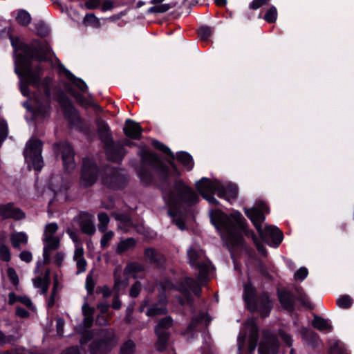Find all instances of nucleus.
I'll use <instances>...</instances> for the list:
<instances>
[{"label": "nucleus", "mask_w": 354, "mask_h": 354, "mask_svg": "<svg viewBox=\"0 0 354 354\" xmlns=\"http://www.w3.org/2000/svg\"><path fill=\"white\" fill-rule=\"evenodd\" d=\"M62 71L64 72L66 77L72 82L82 93H86L88 91V86L86 82L81 78L76 77L69 70L66 68L64 66H62Z\"/></svg>", "instance_id": "5701e85b"}, {"label": "nucleus", "mask_w": 354, "mask_h": 354, "mask_svg": "<svg viewBox=\"0 0 354 354\" xmlns=\"http://www.w3.org/2000/svg\"><path fill=\"white\" fill-rule=\"evenodd\" d=\"M258 354H277V352L270 346L260 345L258 350Z\"/></svg>", "instance_id": "774afa93"}, {"label": "nucleus", "mask_w": 354, "mask_h": 354, "mask_svg": "<svg viewBox=\"0 0 354 354\" xmlns=\"http://www.w3.org/2000/svg\"><path fill=\"white\" fill-rule=\"evenodd\" d=\"M104 145L109 160L115 163H120L123 160L127 151L121 142H115L113 139Z\"/></svg>", "instance_id": "ddd939ff"}, {"label": "nucleus", "mask_w": 354, "mask_h": 354, "mask_svg": "<svg viewBox=\"0 0 354 354\" xmlns=\"http://www.w3.org/2000/svg\"><path fill=\"white\" fill-rule=\"evenodd\" d=\"M12 245L15 248L19 247L21 243H27L28 236L24 232H19L11 236Z\"/></svg>", "instance_id": "ea45409f"}, {"label": "nucleus", "mask_w": 354, "mask_h": 354, "mask_svg": "<svg viewBox=\"0 0 354 354\" xmlns=\"http://www.w3.org/2000/svg\"><path fill=\"white\" fill-rule=\"evenodd\" d=\"M51 110L50 100H46L44 102L39 101L33 110V113L42 118L50 116Z\"/></svg>", "instance_id": "a878e982"}, {"label": "nucleus", "mask_w": 354, "mask_h": 354, "mask_svg": "<svg viewBox=\"0 0 354 354\" xmlns=\"http://www.w3.org/2000/svg\"><path fill=\"white\" fill-rule=\"evenodd\" d=\"M144 271L142 265L138 262L129 263L124 269V274H135Z\"/></svg>", "instance_id": "e433bc0d"}, {"label": "nucleus", "mask_w": 354, "mask_h": 354, "mask_svg": "<svg viewBox=\"0 0 354 354\" xmlns=\"http://www.w3.org/2000/svg\"><path fill=\"white\" fill-rule=\"evenodd\" d=\"M187 285L197 297H201L202 295V288L197 281L191 277H186Z\"/></svg>", "instance_id": "4c0bfd02"}, {"label": "nucleus", "mask_w": 354, "mask_h": 354, "mask_svg": "<svg viewBox=\"0 0 354 354\" xmlns=\"http://www.w3.org/2000/svg\"><path fill=\"white\" fill-rule=\"evenodd\" d=\"M308 274V269L305 267H301L295 272L294 277L295 280L303 281L307 277Z\"/></svg>", "instance_id": "69168bd1"}, {"label": "nucleus", "mask_w": 354, "mask_h": 354, "mask_svg": "<svg viewBox=\"0 0 354 354\" xmlns=\"http://www.w3.org/2000/svg\"><path fill=\"white\" fill-rule=\"evenodd\" d=\"M199 270L198 280L205 279L209 270V265L205 262H198L194 267Z\"/></svg>", "instance_id": "3c124183"}, {"label": "nucleus", "mask_w": 354, "mask_h": 354, "mask_svg": "<svg viewBox=\"0 0 354 354\" xmlns=\"http://www.w3.org/2000/svg\"><path fill=\"white\" fill-rule=\"evenodd\" d=\"M174 6V5H171V3L155 4V6L150 7L147 10V13H164L168 11Z\"/></svg>", "instance_id": "79ce46f5"}, {"label": "nucleus", "mask_w": 354, "mask_h": 354, "mask_svg": "<svg viewBox=\"0 0 354 354\" xmlns=\"http://www.w3.org/2000/svg\"><path fill=\"white\" fill-rule=\"evenodd\" d=\"M254 328L256 329L255 331L252 332L250 336L249 339V349L250 351H254L258 344L259 340V333L257 331V328L256 324L254 322L252 323Z\"/></svg>", "instance_id": "864d4df0"}, {"label": "nucleus", "mask_w": 354, "mask_h": 354, "mask_svg": "<svg viewBox=\"0 0 354 354\" xmlns=\"http://www.w3.org/2000/svg\"><path fill=\"white\" fill-rule=\"evenodd\" d=\"M303 336L308 345H310L314 348L318 346L319 336L316 332L306 329L305 332L303 334Z\"/></svg>", "instance_id": "2f4dec72"}, {"label": "nucleus", "mask_w": 354, "mask_h": 354, "mask_svg": "<svg viewBox=\"0 0 354 354\" xmlns=\"http://www.w3.org/2000/svg\"><path fill=\"white\" fill-rule=\"evenodd\" d=\"M7 275L12 285L17 286L19 284V277L16 272V270L13 268L9 267L7 269Z\"/></svg>", "instance_id": "13d9d810"}, {"label": "nucleus", "mask_w": 354, "mask_h": 354, "mask_svg": "<svg viewBox=\"0 0 354 354\" xmlns=\"http://www.w3.org/2000/svg\"><path fill=\"white\" fill-rule=\"evenodd\" d=\"M256 288L253 286L250 280L243 285V299L248 308L251 304L253 308L256 307L255 300L258 297Z\"/></svg>", "instance_id": "6ab92c4d"}, {"label": "nucleus", "mask_w": 354, "mask_h": 354, "mask_svg": "<svg viewBox=\"0 0 354 354\" xmlns=\"http://www.w3.org/2000/svg\"><path fill=\"white\" fill-rule=\"evenodd\" d=\"M73 97L75 99L76 102L82 106L88 105L95 109L101 110V107L98 104L91 101H88L84 96L79 92H77Z\"/></svg>", "instance_id": "37998d69"}, {"label": "nucleus", "mask_w": 354, "mask_h": 354, "mask_svg": "<svg viewBox=\"0 0 354 354\" xmlns=\"http://www.w3.org/2000/svg\"><path fill=\"white\" fill-rule=\"evenodd\" d=\"M140 162L136 171L141 183L149 187L156 182L155 176L160 182L158 187H171L169 178L181 179L182 172L174 162L175 159L168 158L167 162L157 152L142 146L137 153Z\"/></svg>", "instance_id": "f03ea898"}, {"label": "nucleus", "mask_w": 354, "mask_h": 354, "mask_svg": "<svg viewBox=\"0 0 354 354\" xmlns=\"http://www.w3.org/2000/svg\"><path fill=\"white\" fill-rule=\"evenodd\" d=\"M35 287L41 288L42 294H46L48 291L50 283L44 281L41 277H37L33 280Z\"/></svg>", "instance_id": "09e8293b"}, {"label": "nucleus", "mask_w": 354, "mask_h": 354, "mask_svg": "<svg viewBox=\"0 0 354 354\" xmlns=\"http://www.w3.org/2000/svg\"><path fill=\"white\" fill-rule=\"evenodd\" d=\"M84 23L86 26H92L95 28L100 25L99 19L93 13H87L84 18Z\"/></svg>", "instance_id": "603ef678"}, {"label": "nucleus", "mask_w": 354, "mask_h": 354, "mask_svg": "<svg viewBox=\"0 0 354 354\" xmlns=\"http://www.w3.org/2000/svg\"><path fill=\"white\" fill-rule=\"evenodd\" d=\"M171 187H162L161 193L165 203L169 206L168 214L175 217L180 213L182 203L192 207L199 203L200 198L193 189L182 179H176Z\"/></svg>", "instance_id": "20e7f679"}, {"label": "nucleus", "mask_w": 354, "mask_h": 354, "mask_svg": "<svg viewBox=\"0 0 354 354\" xmlns=\"http://www.w3.org/2000/svg\"><path fill=\"white\" fill-rule=\"evenodd\" d=\"M256 307L252 305L248 308L251 313H259L261 317L266 318L269 317L273 308V301L267 291H263L258 295L255 300Z\"/></svg>", "instance_id": "f8f14e48"}, {"label": "nucleus", "mask_w": 354, "mask_h": 354, "mask_svg": "<svg viewBox=\"0 0 354 354\" xmlns=\"http://www.w3.org/2000/svg\"><path fill=\"white\" fill-rule=\"evenodd\" d=\"M277 16L278 13L277 8L274 6H272L266 11L263 17V19L268 24H273L277 21Z\"/></svg>", "instance_id": "de8ad7c7"}, {"label": "nucleus", "mask_w": 354, "mask_h": 354, "mask_svg": "<svg viewBox=\"0 0 354 354\" xmlns=\"http://www.w3.org/2000/svg\"><path fill=\"white\" fill-rule=\"evenodd\" d=\"M123 132L129 139L139 140L142 138L143 129L139 123L128 118L125 121Z\"/></svg>", "instance_id": "2eb2a0df"}, {"label": "nucleus", "mask_w": 354, "mask_h": 354, "mask_svg": "<svg viewBox=\"0 0 354 354\" xmlns=\"http://www.w3.org/2000/svg\"><path fill=\"white\" fill-rule=\"evenodd\" d=\"M187 256L190 266L194 268L198 263V259L199 258V255L198 252L194 249L190 248L187 251Z\"/></svg>", "instance_id": "5fc2aeb1"}, {"label": "nucleus", "mask_w": 354, "mask_h": 354, "mask_svg": "<svg viewBox=\"0 0 354 354\" xmlns=\"http://www.w3.org/2000/svg\"><path fill=\"white\" fill-rule=\"evenodd\" d=\"M311 324L312 326L314 328L319 331H326V333H330L333 329V327L328 319H325L317 315H314L313 319Z\"/></svg>", "instance_id": "b1692460"}, {"label": "nucleus", "mask_w": 354, "mask_h": 354, "mask_svg": "<svg viewBox=\"0 0 354 354\" xmlns=\"http://www.w3.org/2000/svg\"><path fill=\"white\" fill-rule=\"evenodd\" d=\"M80 226L82 232L87 235H93L95 232V227L93 221L81 214L80 219Z\"/></svg>", "instance_id": "c85d7f7f"}, {"label": "nucleus", "mask_w": 354, "mask_h": 354, "mask_svg": "<svg viewBox=\"0 0 354 354\" xmlns=\"http://www.w3.org/2000/svg\"><path fill=\"white\" fill-rule=\"evenodd\" d=\"M55 100L61 106L64 118L70 127H75L80 132L89 133L90 125L84 122L79 111L63 90L57 91L55 93Z\"/></svg>", "instance_id": "39448f33"}, {"label": "nucleus", "mask_w": 354, "mask_h": 354, "mask_svg": "<svg viewBox=\"0 0 354 354\" xmlns=\"http://www.w3.org/2000/svg\"><path fill=\"white\" fill-rule=\"evenodd\" d=\"M160 299L157 303L153 304L146 312V315L148 317H153L157 315H165L167 314L168 310L167 308V297L164 295L162 297V294H160Z\"/></svg>", "instance_id": "a211bd4d"}, {"label": "nucleus", "mask_w": 354, "mask_h": 354, "mask_svg": "<svg viewBox=\"0 0 354 354\" xmlns=\"http://www.w3.org/2000/svg\"><path fill=\"white\" fill-rule=\"evenodd\" d=\"M129 182V176L122 169L112 167L105 170L101 176V183L106 188L119 191L124 189Z\"/></svg>", "instance_id": "6e6552de"}, {"label": "nucleus", "mask_w": 354, "mask_h": 354, "mask_svg": "<svg viewBox=\"0 0 354 354\" xmlns=\"http://www.w3.org/2000/svg\"><path fill=\"white\" fill-rule=\"evenodd\" d=\"M257 270L265 279L272 281L273 277L270 274L266 266L261 261H259L257 266Z\"/></svg>", "instance_id": "4d7b16f0"}, {"label": "nucleus", "mask_w": 354, "mask_h": 354, "mask_svg": "<svg viewBox=\"0 0 354 354\" xmlns=\"http://www.w3.org/2000/svg\"><path fill=\"white\" fill-rule=\"evenodd\" d=\"M95 122L97 126V133L99 139L104 145L113 139L111 128L104 120L97 118Z\"/></svg>", "instance_id": "dca6fc26"}, {"label": "nucleus", "mask_w": 354, "mask_h": 354, "mask_svg": "<svg viewBox=\"0 0 354 354\" xmlns=\"http://www.w3.org/2000/svg\"><path fill=\"white\" fill-rule=\"evenodd\" d=\"M205 318L204 314H201L198 316H194L192 317L188 326L186 328L187 333H192L195 331L198 326L203 323Z\"/></svg>", "instance_id": "c9c22d12"}, {"label": "nucleus", "mask_w": 354, "mask_h": 354, "mask_svg": "<svg viewBox=\"0 0 354 354\" xmlns=\"http://www.w3.org/2000/svg\"><path fill=\"white\" fill-rule=\"evenodd\" d=\"M43 142L39 139H30L28 141L24 151V156L28 166H32L37 171L44 167L41 156Z\"/></svg>", "instance_id": "1a4fd4ad"}, {"label": "nucleus", "mask_w": 354, "mask_h": 354, "mask_svg": "<svg viewBox=\"0 0 354 354\" xmlns=\"http://www.w3.org/2000/svg\"><path fill=\"white\" fill-rule=\"evenodd\" d=\"M142 289L141 283L140 281H136L131 287L129 290V296L131 298H136L138 297Z\"/></svg>", "instance_id": "052dcab7"}, {"label": "nucleus", "mask_w": 354, "mask_h": 354, "mask_svg": "<svg viewBox=\"0 0 354 354\" xmlns=\"http://www.w3.org/2000/svg\"><path fill=\"white\" fill-rule=\"evenodd\" d=\"M98 221L100 222L98 229L100 232H104L108 227V224L110 221V218L107 213L100 212L97 215Z\"/></svg>", "instance_id": "a18cd8bd"}, {"label": "nucleus", "mask_w": 354, "mask_h": 354, "mask_svg": "<svg viewBox=\"0 0 354 354\" xmlns=\"http://www.w3.org/2000/svg\"><path fill=\"white\" fill-rule=\"evenodd\" d=\"M144 256L147 261L151 264L160 266L164 261L162 255L157 252V251L152 248L145 249Z\"/></svg>", "instance_id": "cd10ccee"}, {"label": "nucleus", "mask_w": 354, "mask_h": 354, "mask_svg": "<svg viewBox=\"0 0 354 354\" xmlns=\"http://www.w3.org/2000/svg\"><path fill=\"white\" fill-rule=\"evenodd\" d=\"M136 245V241L134 238L129 237L124 240H122L118 244L116 248V253L118 254H122L127 250L133 248Z\"/></svg>", "instance_id": "c756f323"}, {"label": "nucleus", "mask_w": 354, "mask_h": 354, "mask_svg": "<svg viewBox=\"0 0 354 354\" xmlns=\"http://www.w3.org/2000/svg\"><path fill=\"white\" fill-rule=\"evenodd\" d=\"M44 250L50 252V250H55L59 247V239L55 236H45L44 239Z\"/></svg>", "instance_id": "7c9ffc66"}, {"label": "nucleus", "mask_w": 354, "mask_h": 354, "mask_svg": "<svg viewBox=\"0 0 354 354\" xmlns=\"http://www.w3.org/2000/svg\"><path fill=\"white\" fill-rule=\"evenodd\" d=\"M37 30L36 34L41 37H46L50 33V29L48 25L44 21H39L35 25Z\"/></svg>", "instance_id": "c03bdc74"}, {"label": "nucleus", "mask_w": 354, "mask_h": 354, "mask_svg": "<svg viewBox=\"0 0 354 354\" xmlns=\"http://www.w3.org/2000/svg\"><path fill=\"white\" fill-rule=\"evenodd\" d=\"M213 30L207 26H201L198 30V35L202 41H208L212 35Z\"/></svg>", "instance_id": "49530a36"}, {"label": "nucleus", "mask_w": 354, "mask_h": 354, "mask_svg": "<svg viewBox=\"0 0 354 354\" xmlns=\"http://www.w3.org/2000/svg\"><path fill=\"white\" fill-rule=\"evenodd\" d=\"M0 259L5 262H9L11 259L10 249L5 244L0 246Z\"/></svg>", "instance_id": "6e6d98bb"}, {"label": "nucleus", "mask_w": 354, "mask_h": 354, "mask_svg": "<svg viewBox=\"0 0 354 354\" xmlns=\"http://www.w3.org/2000/svg\"><path fill=\"white\" fill-rule=\"evenodd\" d=\"M257 232L261 241L272 248H278L283 239V232L274 225H267Z\"/></svg>", "instance_id": "9b49d317"}, {"label": "nucleus", "mask_w": 354, "mask_h": 354, "mask_svg": "<svg viewBox=\"0 0 354 354\" xmlns=\"http://www.w3.org/2000/svg\"><path fill=\"white\" fill-rule=\"evenodd\" d=\"M201 182H205V183H206L205 188L209 192L214 194H216L218 198L229 201L225 186L222 185H217L207 177H203L201 178Z\"/></svg>", "instance_id": "412c9836"}, {"label": "nucleus", "mask_w": 354, "mask_h": 354, "mask_svg": "<svg viewBox=\"0 0 354 354\" xmlns=\"http://www.w3.org/2000/svg\"><path fill=\"white\" fill-rule=\"evenodd\" d=\"M209 217L211 223L218 231L223 230L226 233V243L229 248L243 247L245 241L243 233L251 238L254 243L259 240L255 232L248 228L245 219L238 211L228 216L217 209L210 212Z\"/></svg>", "instance_id": "7ed1b4c3"}, {"label": "nucleus", "mask_w": 354, "mask_h": 354, "mask_svg": "<svg viewBox=\"0 0 354 354\" xmlns=\"http://www.w3.org/2000/svg\"><path fill=\"white\" fill-rule=\"evenodd\" d=\"M227 192V198L229 201L230 199L235 200L238 197L239 187L236 184L230 183L225 187Z\"/></svg>", "instance_id": "8fccbe9b"}, {"label": "nucleus", "mask_w": 354, "mask_h": 354, "mask_svg": "<svg viewBox=\"0 0 354 354\" xmlns=\"http://www.w3.org/2000/svg\"><path fill=\"white\" fill-rule=\"evenodd\" d=\"M75 153L73 147L69 144H65L62 149V160L64 169L66 171L73 169L75 167L74 162Z\"/></svg>", "instance_id": "aec40b11"}, {"label": "nucleus", "mask_w": 354, "mask_h": 354, "mask_svg": "<svg viewBox=\"0 0 354 354\" xmlns=\"http://www.w3.org/2000/svg\"><path fill=\"white\" fill-rule=\"evenodd\" d=\"M100 171V167L95 161L84 159L80 174L81 185L86 188L92 187L97 182Z\"/></svg>", "instance_id": "9d476101"}, {"label": "nucleus", "mask_w": 354, "mask_h": 354, "mask_svg": "<svg viewBox=\"0 0 354 354\" xmlns=\"http://www.w3.org/2000/svg\"><path fill=\"white\" fill-rule=\"evenodd\" d=\"M31 20V16L28 11L23 9L18 10L16 21L20 26L26 27L30 24Z\"/></svg>", "instance_id": "473e14b6"}, {"label": "nucleus", "mask_w": 354, "mask_h": 354, "mask_svg": "<svg viewBox=\"0 0 354 354\" xmlns=\"http://www.w3.org/2000/svg\"><path fill=\"white\" fill-rule=\"evenodd\" d=\"M116 221H120L126 225H130L131 223V218L124 213H114L113 214Z\"/></svg>", "instance_id": "680f3d73"}, {"label": "nucleus", "mask_w": 354, "mask_h": 354, "mask_svg": "<svg viewBox=\"0 0 354 354\" xmlns=\"http://www.w3.org/2000/svg\"><path fill=\"white\" fill-rule=\"evenodd\" d=\"M8 38L15 52L21 50L23 53H18L15 56V72L19 78V88L21 94L28 97L30 94L29 85L35 88H39L41 84L43 68L40 65L32 66V60L39 62L49 61L48 55L52 49L47 41H42L39 39H33L31 44H28L10 32Z\"/></svg>", "instance_id": "f257e3e1"}, {"label": "nucleus", "mask_w": 354, "mask_h": 354, "mask_svg": "<svg viewBox=\"0 0 354 354\" xmlns=\"http://www.w3.org/2000/svg\"><path fill=\"white\" fill-rule=\"evenodd\" d=\"M244 212L246 216L251 221L257 232H261L262 223L266 220L263 212L255 207L245 208Z\"/></svg>", "instance_id": "f3484780"}, {"label": "nucleus", "mask_w": 354, "mask_h": 354, "mask_svg": "<svg viewBox=\"0 0 354 354\" xmlns=\"http://www.w3.org/2000/svg\"><path fill=\"white\" fill-rule=\"evenodd\" d=\"M154 333L157 336V341L155 343L156 349L159 352L165 351L167 347L171 333L169 331L158 330H154Z\"/></svg>", "instance_id": "393cba45"}, {"label": "nucleus", "mask_w": 354, "mask_h": 354, "mask_svg": "<svg viewBox=\"0 0 354 354\" xmlns=\"http://www.w3.org/2000/svg\"><path fill=\"white\" fill-rule=\"evenodd\" d=\"M336 304L340 308L348 309L352 306L353 300L349 295H343L337 299Z\"/></svg>", "instance_id": "58836bf2"}, {"label": "nucleus", "mask_w": 354, "mask_h": 354, "mask_svg": "<svg viewBox=\"0 0 354 354\" xmlns=\"http://www.w3.org/2000/svg\"><path fill=\"white\" fill-rule=\"evenodd\" d=\"M127 285V282L126 280H122L120 277V276L117 275L115 273L114 274V285H113V291L116 292H119L120 287L122 286L123 287H126Z\"/></svg>", "instance_id": "e2e57ef3"}, {"label": "nucleus", "mask_w": 354, "mask_h": 354, "mask_svg": "<svg viewBox=\"0 0 354 354\" xmlns=\"http://www.w3.org/2000/svg\"><path fill=\"white\" fill-rule=\"evenodd\" d=\"M205 185L206 183H205V182H201V179L196 183L195 187L200 195L209 204L214 206L220 205V202L214 196V194H212L206 189Z\"/></svg>", "instance_id": "4be33fe9"}, {"label": "nucleus", "mask_w": 354, "mask_h": 354, "mask_svg": "<svg viewBox=\"0 0 354 354\" xmlns=\"http://www.w3.org/2000/svg\"><path fill=\"white\" fill-rule=\"evenodd\" d=\"M173 324V319L170 316H166L160 319L154 328L156 331H167Z\"/></svg>", "instance_id": "f704fd0d"}, {"label": "nucleus", "mask_w": 354, "mask_h": 354, "mask_svg": "<svg viewBox=\"0 0 354 354\" xmlns=\"http://www.w3.org/2000/svg\"><path fill=\"white\" fill-rule=\"evenodd\" d=\"M95 285V284L94 280L93 279L92 277L90 274H88L86 277L85 284V288L86 289L88 295H91L93 294Z\"/></svg>", "instance_id": "338daca9"}, {"label": "nucleus", "mask_w": 354, "mask_h": 354, "mask_svg": "<svg viewBox=\"0 0 354 354\" xmlns=\"http://www.w3.org/2000/svg\"><path fill=\"white\" fill-rule=\"evenodd\" d=\"M113 234H114V233L113 231H109L103 234V236L100 240V245H101L102 248L104 249L108 247L109 242L113 238Z\"/></svg>", "instance_id": "0e129e2a"}, {"label": "nucleus", "mask_w": 354, "mask_h": 354, "mask_svg": "<svg viewBox=\"0 0 354 354\" xmlns=\"http://www.w3.org/2000/svg\"><path fill=\"white\" fill-rule=\"evenodd\" d=\"M136 345L131 339L124 342L120 347V354H133L136 352Z\"/></svg>", "instance_id": "a19ab883"}, {"label": "nucleus", "mask_w": 354, "mask_h": 354, "mask_svg": "<svg viewBox=\"0 0 354 354\" xmlns=\"http://www.w3.org/2000/svg\"><path fill=\"white\" fill-rule=\"evenodd\" d=\"M151 145L156 150L161 151L168 158L175 159V155L173 151L162 142L154 139L152 140Z\"/></svg>", "instance_id": "72a5a7b5"}, {"label": "nucleus", "mask_w": 354, "mask_h": 354, "mask_svg": "<svg viewBox=\"0 0 354 354\" xmlns=\"http://www.w3.org/2000/svg\"><path fill=\"white\" fill-rule=\"evenodd\" d=\"M94 339V333L93 330H91L81 335L80 344L81 346H84L89 342H92Z\"/></svg>", "instance_id": "bf43d9fd"}, {"label": "nucleus", "mask_w": 354, "mask_h": 354, "mask_svg": "<svg viewBox=\"0 0 354 354\" xmlns=\"http://www.w3.org/2000/svg\"><path fill=\"white\" fill-rule=\"evenodd\" d=\"M175 159L180 162L188 171L192 170L194 167V159L192 155L187 151H180L177 152Z\"/></svg>", "instance_id": "bb28decb"}, {"label": "nucleus", "mask_w": 354, "mask_h": 354, "mask_svg": "<svg viewBox=\"0 0 354 354\" xmlns=\"http://www.w3.org/2000/svg\"><path fill=\"white\" fill-rule=\"evenodd\" d=\"M117 336L111 328L101 329L98 337L89 344L90 354H109L117 343Z\"/></svg>", "instance_id": "423d86ee"}, {"label": "nucleus", "mask_w": 354, "mask_h": 354, "mask_svg": "<svg viewBox=\"0 0 354 354\" xmlns=\"http://www.w3.org/2000/svg\"><path fill=\"white\" fill-rule=\"evenodd\" d=\"M296 295L292 290L287 288H277V296L281 308L288 313H292L296 310V302H300L304 307L310 308V301L306 298L304 292H299Z\"/></svg>", "instance_id": "0eeeda50"}, {"label": "nucleus", "mask_w": 354, "mask_h": 354, "mask_svg": "<svg viewBox=\"0 0 354 354\" xmlns=\"http://www.w3.org/2000/svg\"><path fill=\"white\" fill-rule=\"evenodd\" d=\"M0 216L2 220L11 218L19 221L25 218L26 214L19 207H16L14 203L9 202L6 204H0Z\"/></svg>", "instance_id": "4468645a"}]
</instances>
